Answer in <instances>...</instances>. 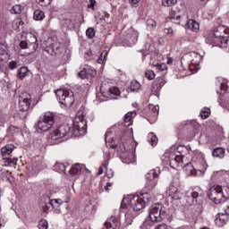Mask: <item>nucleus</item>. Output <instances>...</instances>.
Returning <instances> with one entry per match:
<instances>
[{"label": "nucleus", "mask_w": 229, "mask_h": 229, "mask_svg": "<svg viewBox=\"0 0 229 229\" xmlns=\"http://www.w3.org/2000/svg\"><path fill=\"white\" fill-rule=\"evenodd\" d=\"M186 171L190 176H203L207 171V161H205V155L199 150L193 152L191 162L186 165Z\"/></svg>", "instance_id": "1"}, {"label": "nucleus", "mask_w": 229, "mask_h": 229, "mask_svg": "<svg viewBox=\"0 0 229 229\" xmlns=\"http://www.w3.org/2000/svg\"><path fill=\"white\" fill-rule=\"evenodd\" d=\"M229 29L225 26H218L214 30L213 36L206 39L207 44H212L217 47L229 49Z\"/></svg>", "instance_id": "2"}, {"label": "nucleus", "mask_w": 229, "mask_h": 229, "mask_svg": "<svg viewBox=\"0 0 229 229\" xmlns=\"http://www.w3.org/2000/svg\"><path fill=\"white\" fill-rule=\"evenodd\" d=\"M100 94L102 97L100 101H106V99H116L117 96H121V91L119 90V88L107 82L100 86Z\"/></svg>", "instance_id": "3"}, {"label": "nucleus", "mask_w": 229, "mask_h": 229, "mask_svg": "<svg viewBox=\"0 0 229 229\" xmlns=\"http://www.w3.org/2000/svg\"><path fill=\"white\" fill-rule=\"evenodd\" d=\"M151 201V195L148 192L133 196L131 199V206L134 212H140Z\"/></svg>", "instance_id": "4"}, {"label": "nucleus", "mask_w": 229, "mask_h": 229, "mask_svg": "<svg viewBox=\"0 0 229 229\" xmlns=\"http://www.w3.org/2000/svg\"><path fill=\"white\" fill-rule=\"evenodd\" d=\"M55 94L59 99V103L64 106L71 107L74 105V92L67 89H60L55 90Z\"/></svg>", "instance_id": "5"}, {"label": "nucleus", "mask_w": 229, "mask_h": 229, "mask_svg": "<svg viewBox=\"0 0 229 229\" xmlns=\"http://www.w3.org/2000/svg\"><path fill=\"white\" fill-rule=\"evenodd\" d=\"M165 215V208L160 203L151 206L148 209V217L152 223H160Z\"/></svg>", "instance_id": "6"}, {"label": "nucleus", "mask_w": 229, "mask_h": 229, "mask_svg": "<svg viewBox=\"0 0 229 229\" xmlns=\"http://www.w3.org/2000/svg\"><path fill=\"white\" fill-rule=\"evenodd\" d=\"M182 60H188L190 70L191 72L199 71V64L201 63V55L196 52H190L182 56Z\"/></svg>", "instance_id": "7"}, {"label": "nucleus", "mask_w": 229, "mask_h": 229, "mask_svg": "<svg viewBox=\"0 0 229 229\" xmlns=\"http://www.w3.org/2000/svg\"><path fill=\"white\" fill-rule=\"evenodd\" d=\"M53 124H55V114L47 112L43 117L38 120L37 126L41 131H49V130L53 128Z\"/></svg>", "instance_id": "8"}, {"label": "nucleus", "mask_w": 229, "mask_h": 229, "mask_svg": "<svg viewBox=\"0 0 229 229\" xmlns=\"http://www.w3.org/2000/svg\"><path fill=\"white\" fill-rule=\"evenodd\" d=\"M71 133V125L62 124L58 128L54 129L50 131L48 139L50 140H60L64 137H67Z\"/></svg>", "instance_id": "9"}, {"label": "nucleus", "mask_w": 229, "mask_h": 229, "mask_svg": "<svg viewBox=\"0 0 229 229\" xmlns=\"http://www.w3.org/2000/svg\"><path fill=\"white\" fill-rule=\"evenodd\" d=\"M87 131V120L83 116H76L73 122V137H81Z\"/></svg>", "instance_id": "10"}, {"label": "nucleus", "mask_w": 229, "mask_h": 229, "mask_svg": "<svg viewBox=\"0 0 229 229\" xmlns=\"http://www.w3.org/2000/svg\"><path fill=\"white\" fill-rule=\"evenodd\" d=\"M208 197L211 201H214L216 205L219 203H225V191L223 187L219 185H214L209 189Z\"/></svg>", "instance_id": "11"}, {"label": "nucleus", "mask_w": 229, "mask_h": 229, "mask_svg": "<svg viewBox=\"0 0 229 229\" xmlns=\"http://www.w3.org/2000/svg\"><path fill=\"white\" fill-rule=\"evenodd\" d=\"M139 39V32H137L133 28L129 29L124 33L123 42L126 46H135L137 40Z\"/></svg>", "instance_id": "12"}, {"label": "nucleus", "mask_w": 229, "mask_h": 229, "mask_svg": "<svg viewBox=\"0 0 229 229\" xmlns=\"http://www.w3.org/2000/svg\"><path fill=\"white\" fill-rule=\"evenodd\" d=\"M19 106L21 112H28L31 106V95L28 92L21 93L19 97Z\"/></svg>", "instance_id": "13"}, {"label": "nucleus", "mask_w": 229, "mask_h": 229, "mask_svg": "<svg viewBox=\"0 0 229 229\" xmlns=\"http://www.w3.org/2000/svg\"><path fill=\"white\" fill-rule=\"evenodd\" d=\"M164 85H165V80L163 77H157L152 84V92L156 95L160 94Z\"/></svg>", "instance_id": "14"}, {"label": "nucleus", "mask_w": 229, "mask_h": 229, "mask_svg": "<svg viewBox=\"0 0 229 229\" xmlns=\"http://www.w3.org/2000/svg\"><path fill=\"white\" fill-rule=\"evenodd\" d=\"M170 158V165L172 167H174V165L182 167L183 165V155L171 154Z\"/></svg>", "instance_id": "15"}, {"label": "nucleus", "mask_w": 229, "mask_h": 229, "mask_svg": "<svg viewBox=\"0 0 229 229\" xmlns=\"http://www.w3.org/2000/svg\"><path fill=\"white\" fill-rule=\"evenodd\" d=\"M105 140L107 148H111V149H115V148H117V145L112 144V142L115 140V137H114V132L111 130L106 131Z\"/></svg>", "instance_id": "16"}, {"label": "nucleus", "mask_w": 229, "mask_h": 229, "mask_svg": "<svg viewBox=\"0 0 229 229\" xmlns=\"http://www.w3.org/2000/svg\"><path fill=\"white\" fill-rule=\"evenodd\" d=\"M166 194L173 199H180L182 198V192L175 186H169L166 190Z\"/></svg>", "instance_id": "17"}, {"label": "nucleus", "mask_w": 229, "mask_h": 229, "mask_svg": "<svg viewBox=\"0 0 229 229\" xmlns=\"http://www.w3.org/2000/svg\"><path fill=\"white\" fill-rule=\"evenodd\" d=\"M120 225L119 218L111 216L110 219L105 223V228L103 229H117Z\"/></svg>", "instance_id": "18"}, {"label": "nucleus", "mask_w": 229, "mask_h": 229, "mask_svg": "<svg viewBox=\"0 0 229 229\" xmlns=\"http://www.w3.org/2000/svg\"><path fill=\"white\" fill-rule=\"evenodd\" d=\"M226 223H228V215H225V213H218L216 216L215 224L216 226L223 227Z\"/></svg>", "instance_id": "19"}, {"label": "nucleus", "mask_w": 229, "mask_h": 229, "mask_svg": "<svg viewBox=\"0 0 229 229\" xmlns=\"http://www.w3.org/2000/svg\"><path fill=\"white\" fill-rule=\"evenodd\" d=\"M85 169H86V167L84 165L75 164L70 169V174H72V176H76L78 174H81V173H83V171H85Z\"/></svg>", "instance_id": "20"}, {"label": "nucleus", "mask_w": 229, "mask_h": 229, "mask_svg": "<svg viewBox=\"0 0 229 229\" xmlns=\"http://www.w3.org/2000/svg\"><path fill=\"white\" fill-rule=\"evenodd\" d=\"M52 53L60 55L64 51V45L60 41H55L51 45Z\"/></svg>", "instance_id": "21"}, {"label": "nucleus", "mask_w": 229, "mask_h": 229, "mask_svg": "<svg viewBox=\"0 0 229 229\" xmlns=\"http://www.w3.org/2000/svg\"><path fill=\"white\" fill-rule=\"evenodd\" d=\"M30 42L29 41V44L27 43V47H29V49H30V52L29 53L31 54V53H35V51H37V37L33 36V35H30Z\"/></svg>", "instance_id": "22"}, {"label": "nucleus", "mask_w": 229, "mask_h": 229, "mask_svg": "<svg viewBox=\"0 0 229 229\" xmlns=\"http://www.w3.org/2000/svg\"><path fill=\"white\" fill-rule=\"evenodd\" d=\"M186 196L188 198L189 203H191V199L193 205L199 203V201H198V198H199V193H198L197 191H192L191 193L187 192Z\"/></svg>", "instance_id": "23"}, {"label": "nucleus", "mask_w": 229, "mask_h": 229, "mask_svg": "<svg viewBox=\"0 0 229 229\" xmlns=\"http://www.w3.org/2000/svg\"><path fill=\"white\" fill-rule=\"evenodd\" d=\"M15 149V146L13 144H7L1 148L2 157H6L11 155V153Z\"/></svg>", "instance_id": "24"}, {"label": "nucleus", "mask_w": 229, "mask_h": 229, "mask_svg": "<svg viewBox=\"0 0 229 229\" xmlns=\"http://www.w3.org/2000/svg\"><path fill=\"white\" fill-rule=\"evenodd\" d=\"M159 174H160V168L152 169L146 174V179L157 180Z\"/></svg>", "instance_id": "25"}, {"label": "nucleus", "mask_w": 229, "mask_h": 229, "mask_svg": "<svg viewBox=\"0 0 229 229\" xmlns=\"http://www.w3.org/2000/svg\"><path fill=\"white\" fill-rule=\"evenodd\" d=\"M188 28L189 30H191V31L198 32L199 31V23L194 20H189L188 21Z\"/></svg>", "instance_id": "26"}, {"label": "nucleus", "mask_w": 229, "mask_h": 229, "mask_svg": "<svg viewBox=\"0 0 229 229\" xmlns=\"http://www.w3.org/2000/svg\"><path fill=\"white\" fill-rule=\"evenodd\" d=\"M18 160L19 159H17V158L12 159L10 157H6V156L3 157V164H4V165H5L7 167L17 165Z\"/></svg>", "instance_id": "27"}, {"label": "nucleus", "mask_w": 229, "mask_h": 229, "mask_svg": "<svg viewBox=\"0 0 229 229\" xmlns=\"http://www.w3.org/2000/svg\"><path fill=\"white\" fill-rule=\"evenodd\" d=\"M212 156L216 158H225V148H216L212 151Z\"/></svg>", "instance_id": "28"}, {"label": "nucleus", "mask_w": 229, "mask_h": 229, "mask_svg": "<svg viewBox=\"0 0 229 229\" xmlns=\"http://www.w3.org/2000/svg\"><path fill=\"white\" fill-rule=\"evenodd\" d=\"M148 141L149 142L150 146H157V144H158V138L157 135H155V133L149 132Z\"/></svg>", "instance_id": "29"}, {"label": "nucleus", "mask_w": 229, "mask_h": 229, "mask_svg": "<svg viewBox=\"0 0 229 229\" xmlns=\"http://www.w3.org/2000/svg\"><path fill=\"white\" fill-rule=\"evenodd\" d=\"M10 176H12V172L8 170H2L0 178L1 180H3V182H7L8 183H10Z\"/></svg>", "instance_id": "30"}, {"label": "nucleus", "mask_w": 229, "mask_h": 229, "mask_svg": "<svg viewBox=\"0 0 229 229\" xmlns=\"http://www.w3.org/2000/svg\"><path fill=\"white\" fill-rule=\"evenodd\" d=\"M46 14L41 10H36L33 14L34 21H44Z\"/></svg>", "instance_id": "31"}, {"label": "nucleus", "mask_w": 229, "mask_h": 229, "mask_svg": "<svg viewBox=\"0 0 229 229\" xmlns=\"http://www.w3.org/2000/svg\"><path fill=\"white\" fill-rule=\"evenodd\" d=\"M84 69L86 70V74L88 75V78H94L96 74H98L96 69L91 66L85 65Z\"/></svg>", "instance_id": "32"}, {"label": "nucleus", "mask_w": 229, "mask_h": 229, "mask_svg": "<svg viewBox=\"0 0 229 229\" xmlns=\"http://www.w3.org/2000/svg\"><path fill=\"white\" fill-rule=\"evenodd\" d=\"M148 110L152 113V115L154 117H157L158 115V112L160 111V107L158 106H155L153 104L148 105Z\"/></svg>", "instance_id": "33"}, {"label": "nucleus", "mask_w": 229, "mask_h": 229, "mask_svg": "<svg viewBox=\"0 0 229 229\" xmlns=\"http://www.w3.org/2000/svg\"><path fill=\"white\" fill-rule=\"evenodd\" d=\"M157 183L158 181L157 179H147L146 187L147 189H155Z\"/></svg>", "instance_id": "34"}, {"label": "nucleus", "mask_w": 229, "mask_h": 229, "mask_svg": "<svg viewBox=\"0 0 229 229\" xmlns=\"http://www.w3.org/2000/svg\"><path fill=\"white\" fill-rule=\"evenodd\" d=\"M28 72H30V70H28V67H21L19 69V78L20 80H24L26 76H28Z\"/></svg>", "instance_id": "35"}, {"label": "nucleus", "mask_w": 229, "mask_h": 229, "mask_svg": "<svg viewBox=\"0 0 229 229\" xmlns=\"http://www.w3.org/2000/svg\"><path fill=\"white\" fill-rule=\"evenodd\" d=\"M147 28L150 31L155 30L157 29V21H155L153 19L147 20Z\"/></svg>", "instance_id": "36"}, {"label": "nucleus", "mask_w": 229, "mask_h": 229, "mask_svg": "<svg viewBox=\"0 0 229 229\" xmlns=\"http://www.w3.org/2000/svg\"><path fill=\"white\" fill-rule=\"evenodd\" d=\"M135 115H137L136 112L127 113L123 117L124 123H131V120L133 119V117H135Z\"/></svg>", "instance_id": "37"}, {"label": "nucleus", "mask_w": 229, "mask_h": 229, "mask_svg": "<svg viewBox=\"0 0 229 229\" xmlns=\"http://www.w3.org/2000/svg\"><path fill=\"white\" fill-rule=\"evenodd\" d=\"M54 170L57 173H65V165L62 163H56L54 165Z\"/></svg>", "instance_id": "38"}, {"label": "nucleus", "mask_w": 229, "mask_h": 229, "mask_svg": "<svg viewBox=\"0 0 229 229\" xmlns=\"http://www.w3.org/2000/svg\"><path fill=\"white\" fill-rule=\"evenodd\" d=\"M139 89H140V83L137 81H132L130 86L131 92H137Z\"/></svg>", "instance_id": "39"}, {"label": "nucleus", "mask_w": 229, "mask_h": 229, "mask_svg": "<svg viewBox=\"0 0 229 229\" xmlns=\"http://www.w3.org/2000/svg\"><path fill=\"white\" fill-rule=\"evenodd\" d=\"M6 46L4 44H0V60H4V56H6Z\"/></svg>", "instance_id": "40"}, {"label": "nucleus", "mask_w": 229, "mask_h": 229, "mask_svg": "<svg viewBox=\"0 0 229 229\" xmlns=\"http://www.w3.org/2000/svg\"><path fill=\"white\" fill-rule=\"evenodd\" d=\"M21 12H22V7H21L20 4H15L11 9V13H14L15 15L21 13Z\"/></svg>", "instance_id": "41"}, {"label": "nucleus", "mask_w": 229, "mask_h": 229, "mask_svg": "<svg viewBox=\"0 0 229 229\" xmlns=\"http://www.w3.org/2000/svg\"><path fill=\"white\" fill-rule=\"evenodd\" d=\"M19 131H21V129H19V127H15L13 125H11L9 128H8V133L9 135H15L16 133H19Z\"/></svg>", "instance_id": "42"}, {"label": "nucleus", "mask_w": 229, "mask_h": 229, "mask_svg": "<svg viewBox=\"0 0 229 229\" xmlns=\"http://www.w3.org/2000/svg\"><path fill=\"white\" fill-rule=\"evenodd\" d=\"M163 6H174L176 3H178V0H162Z\"/></svg>", "instance_id": "43"}, {"label": "nucleus", "mask_w": 229, "mask_h": 229, "mask_svg": "<svg viewBox=\"0 0 229 229\" xmlns=\"http://www.w3.org/2000/svg\"><path fill=\"white\" fill-rule=\"evenodd\" d=\"M21 18L14 19L12 23L13 29H14L15 30H19L21 28Z\"/></svg>", "instance_id": "44"}, {"label": "nucleus", "mask_w": 229, "mask_h": 229, "mask_svg": "<svg viewBox=\"0 0 229 229\" xmlns=\"http://www.w3.org/2000/svg\"><path fill=\"white\" fill-rule=\"evenodd\" d=\"M145 77L147 80H155V72L153 70L146 71Z\"/></svg>", "instance_id": "45"}, {"label": "nucleus", "mask_w": 229, "mask_h": 229, "mask_svg": "<svg viewBox=\"0 0 229 229\" xmlns=\"http://www.w3.org/2000/svg\"><path fill=\"white\" fill-rule=\"evenodd\" d=\"M86 35L88 38H94L96 35V30L93 28H89L86 30Z\"/></svg>", "instance_id": "46"}, {"label": "nucleus", "mask_w": 229, "mask_h": 229, "mask_svg": "<svg viewBox=\"0 0 229 229\" xmlns=\"http://www.w3.org/2000/svg\"><path fill=\"white\" fill-rule=\"evenodd\" d=\"M210 115V109L209 108H205L200 112V117L202 119H207Z\"/></svg>", "instance_id": "47"}, {"label": "nucleus", "mask_w": 229, "mask_h": 229, "mask_svg": "<svg viewBox=\"0 0 229 229\" xmlns=\"http://www.w3.org/2000/svg\"><path fill=\"white\" fill-rule=\"evenodd\" d=\"M164 33L167 37H174V30H173V28H165V29H164Z\"/></svg>", "instance_id": "48"}, {"label": "nucleus", "mask_w": 229, "mask_h": 229, "mask_svg": "<svg viewBox=\"0 0 229 229\" xmlns=\"http://www.w3.org/2000/svg\"><path fill=\"white\" fill-rule=\"evenodd\" d=\"M152 67H156L157 69V71H165L166 66L165 64H152Z\"/></svg>", "instance_id": "49"}, {"label": "nucleus", "mask_w": 229, "mask_h": 229, "mask_svg": "<svg viewBox=\"0 0 229 229\" xmlns=\"http://www.w3.org/2000/svg\"><path fill=\"white\" fill-rule=\"evenodd\" d=\"M106 56H108V51H103L99 56V58L98 59V64H103V62H105V58H106Z\"/></svg>", "instance_id": "50"}, {"label": "nucleus", "mask_w": 229, "mask_h": 229, "mask_svg": "<svg viewBox=\"0 0 229 229\" xmlns=\"http://www.w3.org/2000/svg\"><path fill=\"white\" fill-rule=\"evenodd\" d=\"M170 19L171 21H180L181 17L180 14H176V12L172 10L170 12Z\"/></svg>", "instance_id": "51"}, {"label": "nucleus", "mask_w": 229, "mask_h": 229, "mask_svg": "<svg viewBox=\"0 0 229 229\" xmlns=\"http://www.w3.org/2000/svg\"><path fill=\"white\" fill-rule=\"evenodd\" d=\"M224 192V201H226L227 198H229V186L222 187Z\"/></svg>", "instance_id": "52"}, {"label": "nucleus", "mask_w": 229, "mask_h": 229, "mask_svg": "<svg viewBox=\"0 0 229 229\" xmlns=\"http://www.w3.org/2000/svg\"><path fill=\"white\" fill-rule=\"evenodd\" d=\"M39 229H47L48 228V224L47 220H40L38 224Z\"/></svg>", "instance_id": "53"}, {"label": "nucleus", "mask_w": 229, "mask_h": 229, "mask_svg": "<svg viewBox=\"0 0 229 229\" xmlns=\"http://www.w3.org/2000/svg\"><path fill=\"white\" fill-rule=\"evenodd\" d=\"M37 3H38L40 6H49V4H51L49 0H37Z\"/></svg>", "instance_id": "54"}, {"label": "nucleus", "mask_w": 229, "mask_h": 229, "mask_svg": "<svg viewBox=\"0 0 229 229\" xmlns=\"http://www.w3.org/2000/svg\"><path fill=\"white\" fill-rule=\"evenodd\" d=\"M85 60H88V62H90L94 58V55H92V52L88 51L84 54Z\"/></svg>", "instance_id": "55"}, {"label": "nucleus", "mask_w": 229, "mask_h": 229, "mask_svg": "<svg viewBox=\"0 0 229 229\" xmlns=\"http://www.w3.org/2000/svg\"><path fill=\"white\" fill-rule=\"evenodd\" d=\"M79 78H81V80H85V78H89V76L87 75V70H85V68H83V70H81L79 72Z\"/></svg>", "instance_id": "56"}, {"label": "nucleus", "mask_w": 229, "mask_h": 229, "mask_svg": "<svg viewBox=\"0 0 229 229\" xmlns=\"http://www.w3.org/2000/svg\"><path fill=\"white\" fill-rule=\"evenodd\" d=\"M41 57L43 58L44 62H47L49 58V50H44L41 54Z\"/></svg>", "instance_id": "57"}, {"label": "nucleus", "mask_w": 229, "mask_h": 229, "mask_svg": "<svg viewBox=\"0 0 229 229\" xmlns=\"http://www.w3.org/2000/svg\"><path fill=\"white\" fill-rule=\"evenodd\" d=\"M190 126V129H191V131H190V133H189V139H192V138H194V137H196V133L194 132V127L193 126H191V125H189ZM189 126L187 125V128H189Z\"/></svg>", "instance_id": "58"}, {"label": "nucleus", "mask_w": 229, "mask_h": 229, "mask_svg": "<svg viewBox=\"0 0 229 229\" xmlns=\"http://www.w3.org/2000/svg\"><path fill=\"white\" fill-rule=\"evenodd\" d=\"M96 4H98V2H96V0H89V4H88V8H90V10H95Z\"/></svg>", "instance_id": "59"}, {"label": "nucleus", "mask_w": 229, "mask_h": 229, "mask_svg": "<svg viewBox=\"0 0 229 229\" xmlns=\"http://www.w3.org/2000/svg\"><path fill=\"white\" fill-rule=\"evenodd\" d=\"M9 69L13 71V69H17V62L16 61H11L9 63Z\"/></svg>", "instance_id": "60"}, {"label": "nucleus", "mask_w": 229, "mask_h": 229, "mask_svg": "<svg viewBox=\"0 0 229 229\" xmlns=\"http://www.w3.org/2000/svg\"><path fill=\"white\" fill-rule=\"evenodd\" d=\"M135 148H137V145H132L131 146V148L130 150V153H131V158H134L135 157Z\"/></svg>", "instance_id": "61"}, {"label": "nucleus", "mask_w": 229, "mask_h": 229, "mask_svg": "<svg viewBox=\"0 0 229 229\" xmlns=\"http://www.w3.org/2000/svg\"><path fill=\"white\" fill-rule=\"evenodd\" d=\"M156 229H169V226L165 224H161L156 226Z\"/></svg>", "instance_id": "62"}, {"label": "nucleus", "mask_w": 229, "mask_h": 229, "mask_svg": "<svg viewBox=\"0 0 229 229\" xmlns=\"http://www.w3.org/2000/svg\"><path fill=\"white\" fill-rule=\"evenodd\" d=\"M220 89H221V90H227L228 87L226 86V84L221 83L220 84Z\"/></svg>", "instance_id": "63"}, {"label": "nucleus", "mask_w": 229, "mask_h": 229, "mask_svg": "<svg viewBox=\"0 0 229 229\" xmlns=\"http://www.w3.org/2000/svg\"><path fill=\"white\" fill-rule=\"evenodd\" d=\"M224 215L229 216V206H226V208H225Z\"/></svg>", "instance_id": "64"}]
</instances>
